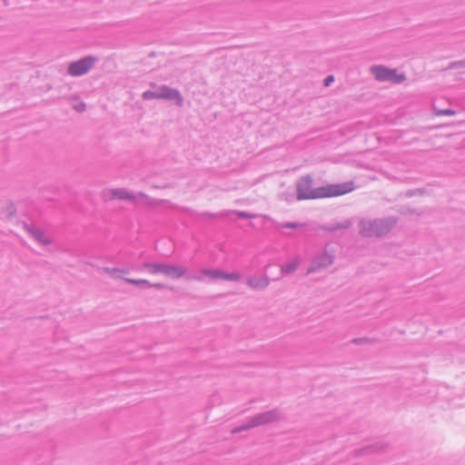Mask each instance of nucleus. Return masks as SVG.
<instances>
[{"label":"nucleus","instance_id":"f257e3e1","mask_svg":"<svg viewBox=\"0 0 465 465\" xmlns=\"http://www.w3.org/2000/svg\"><path fill=\"white\" fill-rule=\"evenodd\" d=\"M353 182H346L335 184H327L317 187L316 200L323 198L339 197L354 190Z\"/></svg>","mask_w":465,"mask_h":465},{"label":"nucleus","instance_id":"f03ea898","mask_svg":"<svg viewBox=\"0 0 465 465\" xmlns=\"http://www.w3.org/2000/svg\"><path fill=\"white\" fill-rule=\"evenodd\" d=\"M371 72L378 81H391L400 84L405 80L404 74H398L396 70L383 65H374L371 67Z\"/></svg>","mask_w":465,"mask_h":465},{"label":"nucleus","instance_id":"7ed1b4c3","mask_svg":"<svg viewBox=\"0 0 465 465\" xmlns=\"http://www.w3.org/2000/svg\"><path fill=\"white\" fill-rule=\"evenodd\" d=\"M296 189L298 200H316L317 187H313L310 176L302 177L296 183Z\"/></svg>","mask_w":465,"mask_h":465},{"label":"nucleus","instance_id":"20e7f679","mask_svg":"<svg viewBox=\"0 0 465 465\" xmlns=\"http://www.w3.org/2000/svg\"><path fill=\"white\" fill-rule=\"evenodd\" d=\"M143 97L146 100L156 98H166L174 100L178 104H182V97L178 92L172 90L166 86L160 87L156 92L147 91L143 94Z\"/></svg>","mask_w":465,"mask_h":465},{"label":"nucleus","instance_id":"39448f33","mask_svg":"<svg viewBox=\"0 0 465 465\" xmlns=\"http://www.w3.org/2000/svg\"><path fill=\"white\" fill-rule=\"evenodd\" d=\"M95 58L87 56L76 62L70 64L68 73L72 76H79L88 73L94 66Z\"/></svg>","mask_w":465,"mask_h":465},{"label":"nucleus","instance_id":"423d86ee","mask_svg":"<svg viewBox=\"0 0 465 465\" xmlns=\"http://www.w3.org/2000/svg\"><path fill=\"white\" fill-rule=\"evenodd\" d=\"M202 274L210 279H224L230 281H238L240 279L239 274L235 272L224 273L221 271L203 270L202 271Z\"/></svg>","mask_w":465,"mask_h":465},{"label":"nucleus","instance_id":"0eeeda50","mask_svg":"<svg viewBox=\"0 0 465 465\" xmlns=\"http://www.w3.org/2000/svg\"><path fill=\"white\" fill-rule=\"evenodd\" d=\"M186 272L187 270L183 266L164 263L163 274L168 277L178 279L185 275Z\"/></svg>","mask_w":465,"mask_h":465},{"label":"nucleus","instance_id":"6e6552de","mask_svg":"<svg viewBox=\"0 0 465 465\" xmlns=\"http://www.w3.org/2000/svg\"><path fill=\"white\" fill-rule=\"evenodd\" d=\"M111 198H116L120 200L134 201L135 196L131 194L129 192L124 189H114L110 191Z\"/></svg>","mask_w":465,"mask_h":465},{"label":"nucleus","instance_id":"1a4fd4ad","mask_svg":"<svg viewBox=\"0 0 465 465\" xmlns=\"http://www.w3.org/2000/svg\"><path fill=\"white\" fill-rule=\"evenodd\" d=\"M361 233L364 236L379 235L376 225L371 222H364L361 223Z\"/></svg>","mask_w":465,"mask_h":465},{"label":"nucleus","instance_id":"9d476101","mask_svg":"<svg viewBox=\"0 0 465 465\" xmlns=\"http://www.w3.org/2000/svg\"><path fill=\"white\" fill-rule=\"evenodd\" d=\"M33 237L40 243L44 245L50 244L52 242L51 238L45 232L39 230H34L31 232Z\"/></svg>","mask_w":465,"mask_h":465},{"label":"nucleus","instance_id":"9b49d317","mask_svg":"<svg viewBox=\"0 0 465 465\" xmlns=\"http://www.w3.org/2000/svg\"><path fill=\"white\" fill-rule=\"evenodd\" d=\"M144 269L152 274H156V273L163 274L164 263H146V264H144Z\"/></svg>","mask_w":465,"mask_h":465},{"label":"nucleus","instance_id":"f8f14e48","mask_svg":"<svg viewBox=\"0 0 465 465\" xmlns=\"http://www.w3.org/2000/svg\"><path fill=\"white\" fill-rule=\"evenodd\" d=\"M138 285H143L147 288H163L162 283H151L147 280H139Z\"/></svg>","mask_w":465,"mask_h":465},{"label":"nucleus","instance_id":"ddd939ff","mask_svg":"<svg viewBox=\"0 0 465 465\" xmlns=\"http://www.w3.org/2000/svg\"><path fill=\"white\" fill-rule=\"evenodd\" d=\"M275 418L273 413H266L259 418L257 424H262L272 421Z\"/></svg>","mask_w":465,"mask_h":465},{"label":"nucleus","instance_id":"4468645a","mask_svg":"<svg viewBox=\"0 0 465 465\" xmlns=\"http://www.w3.org/2000/svg\"><path fill=\"white\" fill-rule=\"evenodd\" d=\"M74 107L75 110L82 112L84 110L85 104L83 102L75 101V103L74 104Z\"/></svg>","mask_w":465,"mask_h":465},{"label":"nucleus","instance_id":"2eb2a0df","mask_svg":"<svg viewBox=\"0 0 465 465\" xmlns=\"http://www.w3.org/2000/svg\"><path fill=\"white\" fill-rule=\"evenodd\" d=\"M235 214L240 217V218H244V219H251V218H253L254 215L253 214H251V213H244V212H237L235 213Z\"/></svg>","mask_w":465,"mask_h":465},{"label":"nucleus","instance_id":"dca6fc26","mask_svg":"<svg viewBox=\"0 0 465 465\" xmlns=\"http://www.w3.org/2000/svg\"><path fill=\"white\" fill-rule=\"evenodd\" d=\"M334 81V77L332 75H330L328 76L325 80H324V84L326 86H328L331 83H332Z\"/></svg>","mask_w":465,"mask_h":465},{"label":"nucleus","instance_id":"f3484780","mask_svg":"<svg viewBox=\"0 0 465 465\" xmlns=\"http://www.w3.org/2000/svg\"><path fill=\"white\" fill-rule=\"evenodd\" d=\"M125 282L131 284L138 285L139 280L125 279Z\"/></svg>","mask_w":465,"mask_h":465},{"label":"nucleus","instance_id":"a211bd4d","mask_svg":"<svg viewBox=\"0 0 465 465\" xmlns=\"http://www.w3.org/2000/svg\"><path fill=\"white\" fill-rule=\"evenodd\" d=\"M444 114L452 115L454 113L450 110H446L443 112Z\"/></svg>","mask_w":465,"mask_h":465},{"label":"nucleus","instance_id":"6ab92c4d","mask_svg":"<svg viewBox=\"0 0 465 465\" xmlns=\"http://www.w3.org/2000/svg\"><path fill=\"white\" fill-rule=\"evenodd\" d=\"M458 64L461 67H465V60L458 63Z\"/></svg>","mask_w":465,"mask_h":465}]
</instances>
